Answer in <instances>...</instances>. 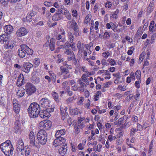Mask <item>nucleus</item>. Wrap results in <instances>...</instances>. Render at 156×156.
I'll use <instances>...</instances> for the list:
<instances>
[{
    "mask_svg": "<svg viewBox=\"0 0 156 156\" xmlns=\"http://www.w3.org/2000/svg\"><path fill=\"white\" fill-rule=\"evenodd\" d=\"M41 109L40 106L36 102L31 103L28 108L29 115L31 118L37 117Z\"/></svg>",
    "mask_w": 156,
    "mask_h": 156,
    "instance_id": "obj_1",
    "label": "nucleus"
},
{
    "mask_svg": "<svg viewBox=\"0 0 156 156\" xmlns=\"http://www.w3.org/2000/svg\"><path fill=\"white\" fill-rule=\"evenodd\" d=\"M0 148L6 156H11L12 155L14 149L10 140H7L5 142L2 144L0 145Z\"/></svg>",
    "mask_w": 156,
    "mask_h": 156,
    "instance_id": "obj_2",
    "label": "nucleus"
},
{
    "mask_svg": "<svg viewBox=\"0 0 156 156\" xmlns=\"http://www.w3.org/2000/svg\"><path fill=\"white\" fill-rule=\"evenodd\" d=\"M65 133L64 129H61L57 131L55 134V136L57 138L53 142V145L55 147H57L60 144L65 143L66 140L62 136L64 135Z\"/></svg>",
    "mask_w": 156,
    "mask_h": 156,
    "instance_id": "obj_3",
    "label": "nucleus"
},
{
    "mask_svg": "<svg viewBox=\"0 0 156 156\" xmlns=\"http://www.w3.org/2000/svg\"><path fill=\"white\" fill-rule=\"evenodd\" d=\"M37 139L40 144L45 145L47 141V134L43 129H41L37 134Z\"/></svg>",
    "mask_w": 156,
    "mask_h": 156,
    "instance_id": "obj_4",
    "label": "nucleus"
},
{
    "mask_svg": "<svg viewBox=\"0 0 156 156\" xmlns=\"http://www.w3.org/2000/svg\"><path fill=\"white\" fill-rule=\"evenodd\" d=\"M54 110V106H51L50 108H44L41 110L40 109L39 115L41 118L46 119L50 116V113L53 112Z\"/></svg>",
    "mask_w": 156,
    "mask_h": 156,
    "instance_id": "obj_5",
    "label": "nucleus"
},
{
    "mask_svg": "<svg viewBox=\"0 0 156 156\" xmlns=\"http://www.w3.org/2000/svg\"><path fill=\"white\" fill-rule=\"evenodd\" d=\"M25 90L28 95H30L35 92L36 89L32 83H27L25 86Z\"/></svg>",
    "mask_w": 156,
    "mask_h": 156,
    "instance_id": "obj_6",
    "label": "nucleus"
},
{
    "mask_svg": "<svg viewBox=\"0 0 156 156\" xmlns=\"http://www.w3.org/2000/svg\"><path fill=\"white\" fill-rule=\"evenodd\" d=\"M51 126V122L49 120H44L40 122L39 127L41 129H49Z\"/></svg>",
    "mask_w": 156,
    "mask_h": 156,
    "instance_id": "obj_7",
    "label": "nucleus"
},
{
    "mask_svg": "<svg viewBox=\"0 0 156 156\" xmlns=\"http://www.w3.org/2000/svg\"><path fill=\"white\" fill-rule=\"evenodd\" d=\"M50 101L46 98L41 99L39 101V104L41 106L45 108H50Z\"/></svg>",
    "mask_w": 156,
    "mask_h": 156,
    "instance_id": "obj_8",
    "label": "nucleus"
},
{
    "mask_svg": "<svg viewBox=\"0 0 156 156\" xmlns=\"http://www.w3.org/2000/svg\"><path fill=\"white\" fill-rule=\"evenodd\" d=\"M33 65L30 62H23L22 65L21 70L26 73L29 72L30 69L33 67Z\"/></svg>",
    "mask_w": 156,
    "mask_h": 156,
    "instance_id": "obj_9",
    "label": "nucleus"
},
{
    "mask_svg": "<svg viewBox=\"0 0 156 156\" xmlns=\"http://www.w3.org/2000/svg\"><path fill=\"white\" fill-rule=\"evenodd\" d=\"M28 32V30L25 28L21 27L17 30L16 34L17 37H20L25 35Z\"/></svg>",
    "mask_w": 156,
    "mask_h": 156,
    "instance_id": "obj_10",
    "label": "nucleus"
},
{
    "mask_svg": "<svg viewBox=\"0 0 156 156\" xmlns=\"http://www.w3.org/2000/svg\"><path fill=\"white\" fill-rule=\"evenodd\" d=\"M20 105L16 99H14L13 101V108L14 112L16 114H18L20 110Z\"/></svg>",
    "mask_w": 156,
    "mask_h": 156,
    "instance_id": "obj_11",
    "label": "nucleus"
},
{
    "mask_svg": "<svg viewBox=\"0 0 156 156\" xmlns=\"http://www.w3.org/2000/svg\"><path fill=\"white\" fill-rule=\"evenodd\" d=\"M14 129L15 133H17L20 132L21 128L20 127V123L19 120H16L14 123Z\"/></svg>",
    "mask_w": 156,
    "mask_h": 156,
    "instance_id": "obj_12",
    "label": "nucleus"
},
{
    "mask_svg": "<svg viewBox=\"0 0 156 156\" xmlns=\"http://www.w3.org/2000/svg\"><path fill=\"white\" fill-rule=\"evenodd\" d=\"M16 146L17 151L21 152L24 150V143L22 140H18Z\"/></svg>",
    "mask_w": 156,
    "mask_h": 156,
    "instance_id": "obj_13",
    "label": "nucleus"
},
{
    "mask_svg": "<svg viewBox=\"0 0 156 156\" xmlns=\"http://www.w3.org/2000/svg\"><path fill=\"white\" fill-rule=\"evenodd\" d=\"M84 119L83 118H80L78 119L77 122L76 126H75L74 128L75 130L77 131V129H79L82 128L84 126V124L83 123H81V122Z\"/></svg>",
    "mask_w": 156,
    "mask_h": 156,
    "instance_id": "obj_14",
    "label": "nucleus"
},
{
    "mask_svg": "<svg viewBox=\"0 0 156 156\" xmlns=\"http://www.w3.org/2000/svg\"><path fill=\"white\" fill-rule=\"evenodd\" d=\"M23 49L25 51L26 53L28 55H32L33 53V51L27 45L25 44H23Z\"/></svg>",
    "mask_w": 156,
    "mask_h": 156,
    "instance_id": "obj_15",
    "label": "nucleus"
},
{
    "mask_svg": "<svg viewBox=\"0 0 156 156\" xmlns=\"http://www.w3.org/2000/svg\"><path fill=\"white\" fill-rule=\"evenodd\" d=\"M20 48H19L17 51L19 56L21 58H23L26 55V52L23 49V44H21L20 45Z\"/></svg>",
    "mask_w": 156,
    "mask_h": 156,
    "instance_id": "obj_16",
    "label": "nucleus"
},
{
    "mask_svg": "<svg viewBox=\"0 0 156 156\" xmlns=\"http://www.w3.org/2000/svg\"><path fill=\"white\" fill-rule=\"evenodd\" d=\"M13 30V27L12 26L9 25L5 26L4 28V31L5 33L8 34H11Z\"/></svg>",
    "mask_w": 156,
    "mask_h": 156,
    "instance_id": "obj_17",
    "label": "nucleus"
},
{
    "mask_svg": "<svg viewBox=\"0 0 156 156\" xmlns=\"http://www.w3.org/2000/svg\"><path fill=\"white\" fill-rule=\"evenodd\" d=\"M62 18L63 16L56 11V13L52 17V20L55 21H56L60 20Z\"/></svg>",
    "mask_w": 156,
    "mask_h": 156,
    "instance_id": "obj_18",
    "label": "nucleus"
},
{
    "mask_svg": "<svg viewBox=\"0 0 156 156\" xmlns=\"http://www.w3.org/2000/svg\"><path fill=\"white\" fill-rule=\"evenodd\" d=\"M24 77L23 75L20 74L16 82V85L18 87L21 86L24 84Z\"/></svg>",
    "mask_w": 156,
    "mask_h": 156,
    "instance_id": "obj_19",
    "label": "nucleus"
},
{
    "mask_svg": "<svg viewBox=\"0 0 156 156\" xmlns=\"http://www.w3.org/2000/svg\"><path fill=\"white\" fill-rule=\"evenodd\" d=\"M64 147H62L61 148H59L58 152L62 156L64 155L67 151V147H66V146L67 144L65 143H63Z\"/></svg>",
    "mask_w": 156,
    "mask_h": 156,
    "instance_id": "obj_20",
    "label": "nucleus"
},
{
    "mask_svg": "<svg viewBox=\"0 0 156 156\" xmlns=\"http://www.w3.org/2000/svg\"><path fill=\"white\" fill-rule=\"evenodd\" d=\"M69 23H71L72 28L73 29V31L80 30L77 23L74 20H72L69 21Z\"/></svg>",
    "mask_w": 156,
    "mask_h": 156,
    "instance_id": "obj_21",
    "label": "nucleus"
},
{
    "mask_svg": "<svg viewBox=\"0 0 156 156\" xmlns=\"http://www.w3.org/2000/svg\"><path fill=\"white\" fill-rule=\"evenodd\" d=\"M15 42L13 41H9L5 46L6 49H12L15 46Z\"/></svg>",
    "mask_w": 156,
    "mask_h": 156,
    "instance_id": "obj_22",
    "label": "nucleus"
},
{
    "mask_svg": "<svg viewBox=\"0 0 156 156\" xmlns=\"http://www.w3.org/2000/svg\"><path fill=\"white\" fill-rule=\"evenodd\" d=\"M25 89L21 88L17 91L16 95L19 98L22 97L24 95L25 93Z\"/></svg>",
    "mask_w": 156,
    "mask_h": 156,
    "instance_id": "obj_23",
    "label": "nucleus"
},
{
    "mask_svg": "<svg viewBox=\"0 0 156 156\" xmlns=\"http://www.w3.org/2000/svg\"><path fill=\"white\" fill-rule=\"evenodd\" d=\"M8 39V35L6 34H3L0 36V42L1 43H3L4 42L6 41Z\"/></svg>",
    "mask_w": 156,
    "mask_h": 156,
    "instance_id": "obj_24",
    "label": "nucleus"
},
{
    "mask_svg": "<svg viewBox=\"0 0 156 156\" xmlns=\"http://www.w3.org/2000/svg\"><path fill=\"white\" fill-rule=\"evenodd\" d=\"M30 144L35 140L34 134L33 132L31 131L29 134Z\"/></svg>",
    "mask_w": 156,
    "mask_h": 156,
    "instance_id": "obj_25",
    "label": "nucleus"
},
{
    "mask_svg": "<svg viewBox=\"0 0 156 156\" xmlns=\"http://www.w3.org/2000/svg\"><path fill=\"white\" fill-rule=\"evenodd\" d=\"M55 40L53 38H52L50 40L49 46L50 49L52 51H53L55 49Z\"/></svg>",
    "mask_w": 156,
    "mask_h": 156,
    "instance_id": "obj_26",
    "label": "nucleus"
},
{
    "mask_svg": "<svg viewBox=\"0 0 156 156\" xmlns=\"http://www.w3.org/2000/svg\"><path fill=\"white\" fill-rule=\"evenodd\" d=\"M69 109L70 112L72 113V115H76L79 113V111L77 108L73 109L71 107H70Z\"/></svg>",
    "mask_w": 156,
    "mask_h": 156,
    "instance_id": "obj_27",
    "label": "nucleus"
},
{
    "mask_svg": "<svg viewBox=\"0 0 156 156\" xmlns=\"http://www.w3.org/2000/svg\"><path fill=\"white\" fill-rule=\"evenodd\" d=\"M73 35V34H72L71 32H69L68 33V37L69 40V41L71 43H72L74 41V37Z\"/></svg>",
    "mask_w": 156,
    "mask_h": 156,
    "instance_id": "obj_28",
    "label": "nucleus"
},
{
    "mask_svg": "<svg viewBox=\"0 0 156 156\" xmlns=\"http://www.w3.org/2000/svg\"><path fill=\"white\" fill-rule=\"evenodd\" d=\"M60 69L61 71V75H64V74H68L69 73V70H67L63 66H61Z\"/></svg>",
    "mask_w": 156,
    "mask_h": 156,
    "instance_id": "obj_29",
    "label": "nucleus"
},
{
    "mask_svg": "<svg viewBox=\"0 0 156 156\" xmlns=\"http://www.w3.org/2000/svg\"><path fill=\"white\" fill-rule=\"evenodd\" d=\"M62 37L61 34H57L56 35L55 38L58 40H61V41L64 42L66 41V38L65 37Z\"/></svg>",
    "mask_w": 156,
    "mask_h": 156,
    "instance_id": "obj_30",
    "label": "nucleus"
},
{
    "mask_svg": "<svg viewBox=\"0 0 156 156\" xmlns=\"http://www.w3.org/2000/svg\"><path fill=\"white\" fill-rule=\"evenodd\" d=\"M30 145L31 146H34L35 147H37V148H40V143L36 141V140L34 141L33 142L30 144Z\"/></svg>",
    "mask_w": 156,
    "mask_h": 156,
    "instance_id": "obj_31",
    "label": "nucleus"
},
{
    "mask_svg": "<svg viewBox=\"0 0 156 156\" xmlns=\"http://www.w3.org/2000/svg\"><path fill=\"white\" fill-rule=\"evenodd\" d=\"M56 11L58 13H59L60 14H66V12H68V11L67 10H65L62 9V8L58 9Z\"/></svg>",
    "mask_w": 156,
    "mask_h": 156,
    "instance_id": "obj_32",
    "label": "nucleus"
},
{
    "mask_svg": "<svg viewBox=\"0 0 156 156\" xmlns=\"http://www.w3.org/2000/svg\"><path fill=\"white\" fill-rule=\"evenodd\" d=\"M154 22L153 21H152L150 23L149 30L151 32H153L154 29Z\"/></svg>",
    "mask_w": 156,
    "mask_h": 156,
    "instance_id": "obj_33",
    "label": "nucleus"
},
{
    "mask_svg": "<svg viewBox=\"0 0 156 156\" xmlns=\"http://www.w3.org/2000/svg\"><path fill=\"white\" fill-rule=\"evenodd\" d=\"M52 95L55 101L57 102L58 101L59 99L58 94L55 92H53L52 93Z\"/></svg>",
    "mask_w": 156,
    "mask_h": 156,
    "instance_id": "obj_34",
    "label": "nucleus"
},
{
    "mask_svg": "<svg viewBox=\"0 0 156 156\" xmlns=\"http://www.w3.org/2000/svg\"><path fill=\"white\" fill-rule=\"evenodd\" d=\"M25 156H31V153H30V148L28 147L26 148L25 147Z\"/></svg>",
    "mask_w": 156,
    "mask_h": 156,
    "instance_id": "obj_35",
    "label": "nucleus"
},
{
    "mask_svg": "<svg viewBox=\"0 0 156 156\" xmlns=\"http://www.w3.org/2000/svg\"><path fill=\"white\" fill-rule=\"evenodd\" d=\"M135 75L136 76V77L138 80H141V73L140 70H138L136 71L135 73Z\"/></svg>",
    "mask_w": 156,
    "mask_h": 156,
    "instance_id": "obj_36",
    "label": "nucleus"
},
{
    "mask_svg": "<svg viewBox=\"0 0 156 156\" xmlns=\"http://www.w3.org/2000/svg\"><path fill=\"white\" fill-rule=\"evenodd\" d=\"M138 131V129H136V128H132L130 129V136H133L135 133Z\"/></svg>",
    "mask_w": 156,
    "mask_h": 156,
    "instance_id": "obj_37",
    "label": "nucleus"
},
{
    "mask_svg": "<svg viewBox=\"0 0 156 156\" xmlns=\"http://www.w3.org/2000/svg\"><path fill=\"white\" fill-rule=\"evenodd\" d=\"M91 17L90 14H88L87 15L85 19L84 23H87L90 20Z\"/></svg>",
    "mask_w": 156,
    "mask_h": 156,
    "instance_id": "obj_38",
    "label": "nucleus"
},
{
    "mask_svg": "<svg viewBox=\"0 0 156 156\" xmlns=\"http://www.w3.org/2000/svg\"><path fill=\"white\" fill-rule=\"evenodd\" d=\"M33 61L35 65L37 66H38L40 63V60L39 58H34Z\"/></svg>",
    "mask_w": 156,
    "mask_h": 156,
    "instance_id": "obj_39",
    "label": "nucleus"
},
{
    "mask_svg": "<svg viewBox=\"0 0 156 156\" xmlns=\"http://www.w3.org/2000/svg\"><path fill=\"white\" fill-rule=\"evenodd\" d=\"M31 80L32 82L35 84H37L40 81L39 79L36 77H33Z\"/></svg>",
    "mask_w": 156,
    "mask_h": 156,
    "instance_id": "obj_40",
    "label": "nucleus"
},
{
    "mask_svg": "<svg viewBox=\"0 0 156 156\" xmlns=\"http://www.w3.org/2000/svg\"><path fill=\"white\" fill-rule=\"evenodd\" d=\"M111 23L112 25V30L114 32H116L118 31V30L116 28L118 27V25L115 24L111 22Z\"/></svg>",
    "mask_w": 156,
    "mask_h": 156,
    "instance_id": "obj_41",
    "label": "nucleus"
},
{
    "mask_svg": "<svg viewBox=\"0 0 156 156\" xmlns=\"http://www.w3.org/2000/svg\"><path fill=\"white\" fill-rule=\"evenodd\" d=\"M107 61L109 62L111 66H114L116 64V62L114 59L108 58L107 60Z\"/></svg>",
    "mask_w": 156,
    "mask_h": 156,
    "instance_id": "obj_42",
    "label": "nucleus"
},
{
    "mask_svg": "<svg viewBox=\"0 0 156 156\" xmlns=\"http://www.w3.org/2000/svg\"><path fill=\"white\" fill-rule=\"evenodd\" d=\"M64 53L67 55H71L72 54H74L73 51H72L71 49L70 48L66 49V51H64Z\"/></svg>",
    "mask_w": 156,
    "mask_h": 156,
    "instance_id": "obj_43",
    "label": "nucleus"
},
{
    "mask_svg": "<svg viewBox=\"0 0 156 156\" xmlns=\"http://www.w3.org/2000/svg\"><path fill=\"white\" fill-rule=\"evenodd\" d=\"M141 82V80H138V81H136L135 83V86L137 88L140 87V83Z\"/></svg>",
    "mask_w": 156,
    "mask_h": 156,
    "instance_id": "obj_44",
    "label": "nucleus"
},
{
    "mask_svg": "<svg viewBox=\"0 0 156 156\" xmlns=\"http://www.w3.org/2000/svg\"><path fill=\"white\" fill-rule=\"evenodd\" d=\"M73 34L75 37H77L80 36L81 33L80 30H78L74 31Z\"/></svg>",
    "mask_w": 156,
    "mask_h": 156,
    "instance_id": "obj_45",
    "label": "nucleus"
},
{
    "mask_svg": "<svg viewBox=\"0 0 156 156\" xmlns=\"http://www.w3.org/2000/svg\"><path fill=\"white\" fill-rule=\"evenodd\" d=\"M77 82L78 83L80 86L84 87L85 84L83 82V81L82 80V79H79L78 80Z\"/></svg>",
    "mask_w": 156,
    "mask_h": 156,
    "instance_id": "obj_46",
    "label": "nucleus"
},
{
    "mask_svg": "<svg viewBox=\"0 0 156 156\" xmlns=\"http://www.w3.org/2000/svg\"><path fill=\"white\" fill-rule=\"evenodd\" d=\"M87 77V75L83 74L82 76L81 79L83 81V82H87V79L86 78Z\"/></svg>",
    "mask_w": 156,
    "mask_h": 156,
    "instance_id": "obj_47",
    "label": "nucleus"
},
{
    "mask_svg": "<svg viewBox=\"0 0 156 156\" xmlns=\"http://www.w3.org/2000/svg\"><path fill=\"white\" fill-rule=\"evenodd\" d=\"M119 11L118 9L116 10V11H115L114 13L112 15V17L113 18L116 19L117 17V14L119 13Z\"/></svg>",
    "mask_w": 156,
    "mask_h": 156,
    "instance_id": "obj_48",
    "label": "nucleus"
},
{
    "mask_svg": "<svg viewBox=\"0 0 156 156\" xmlns=\"http://www.w3.org/2000/svg\"><path fill=\"white\" fill-rule=\"evenodd\" d=\"M3 16V13L2 12L0 11V29H1L3 26V25L1 22V20L2 17Z\"/></svg>",
    "mask_w": 156,
    "mask_h": 156,
    "instance_id": "obj_49",
    "label": "nucleus"
},
{
    "mask_svg": "<svg viewBox=\"0 0 156 156\" xmlns=\"http://www.w3.org/2000/svg\"><path fill=\"white\" fill-rule=\"evenodd\" d=\"M77 89V90L81 92H83V91H84V90H85L84 87L82 86L78 87Z\"/></svg>",
    "mask_w": 156,
    "mask_h": 156,
    "instance_id": "obj_50",
    "label": "nucleus"
},
{
    "mask_svg": "<svg viewBox=\"0 0 156 156\" xmlns=\"http://www.w3.org/2000/svg\"><path fill=\"white\" fill-rule=\"evenodd\" d=\"M112 6V3L110 2H107L105 4V6L106 8H110Z\"/></svg>",
    "mask_w": 156,
    "mask_h": 156,
    "instance_id": "obj_51",
    "label": "nucleus"
},
{
    "mask_svg": "<svg viewBox=\"0 0 156 156\" xmlns=\"http://www.w3.org/2000/svg\"><path fill=\"white\" fill-rule=\"evenodd\" d=\"M110 54L108 51H105L103 53V56L104 58H107L109 55Z\"/></svg>",
    "mask_w": 156,
    "mask_h": 156,
    "instance_id": "obj_52",
    "label": "nucleus"
},
{
    "mask_svg": "<svg viewBox=\"0 0 156 156\" xmlns=\"http://www.w3.org/2000/svg\"><path fill=\"white\" fill-rule=\"evenodd\" d=\"M154 8L148 7L147 9V12L148 14L151 13L153 10Z\"/></svg>",
    "mask_w": 156,
    "mask_h": 156,
    "instance_id": "obj_53",
    "label": "nucleus"
},
{
    "mask_svg": "<svg viewBox=\"0 0 156 156\" xmlns=\"http://www.w3.org/2000/svg\"><path fill=\"white\" fill-rule=\"evenodd\" d=\"M140 94L138 92L136 93V94L135 95L133 96L134 98L136 101L138 100L137 99L140 97Z\"/></svg>",
    "mask_w": 156,
    "mask_h": 156,
    "instance_id": "obj_54",
    "label": "nucleus"
},
{
    "mask_svg": "<svg viewBox=\"0 0 156 156\" xmlns=\"http://www.w3.org/2000/svg\"><path fill=\"white\" fill-rule=\"evenodd\" d=\"M54 6L55 8H58L59 9H60L61 8H62V7H63V5H59L57 3V2H55V3H54Z\"/></svg>",
    "mask_w": 156,
    "mask_h": 156,
    "instance_id": "obj_55",
    "label": "nucleus"
},
{
    "mask_svg": "<svg viewBox=\"0 0 156 156\" xmlns=\"http://www.w3.org/2000/svg\"><path fill=\"white\" fill-rule=\"evenodd\" d=\"M66 14H65L66 17L67 18V19L68 20H70L71 18V16L69 13V11H68V12H66Z\"/></svg>",
    "mask_w": 156,
    "mask_h": 156,
    "instance_id": "obj_56",
    "label": "nucleus"
},
{
    "mask_svg": "<svg viewBox=\"0 0 156 156\" xmlns=\"http://www.w3.org/2000/svg\"><path fill=\"white\" fill-rule=\"evenodd\" d=\"M65 47H66V48H69L70 47H72L73 46V44H70L69 42H67L66 43H65V44H64Z\"/></svg>",
    "mask_w": 156,
    "mask_h": 156,
    "instance_id": "obj_57",
    "label": "nucleus"
},
{
    "mask_svg": "<svg viewBox=\"0 0 156 156\" xmlns=\"http://www.w3.org/2000/svg\"><path fill=\"white\" fill-rule=\"evenodd\" d=\"M112 82L111 81H109L108 82L104 84V87H109V85L111 84Z\"/></svg>",
    "mask_w": 156,
    "mask_h": 156,
    "instance_id": "obj_58",
    "label": "nucleus"
},
{
    "mask_svg": "<svg viewBox=\"0 0 156 156\" xmlns=\"http://www.w3.org/2000/svg\"><path fill=\"white\" fill-rule=\"evenodd\" d=\"M133 48V50L134 49V48H133V46L131 47L130 48V49L129 50L127 51V53H128V55H131L132 54V53H133V51L132 50H131V49H132Z\"/></svg>",
    "mask_w": 156,
    "mask_h": 156,
    "instance_id": "obj_59",
    "label": "nucleus"
},
{
    "mask_svg": "<svg viewBox=\"0 0 156 156\" xmlns=\"http://www.w3.org/2000/svg\"><path fill=\"white\" fill-rule=\"evenodd\" d=\"M75 56L74 54H72L69 56L68 57V59L69 60H73V58H75Z\"/></svg>",
    "mask_w": 156,
    "mask_h": 156,
    "instance_id": "obj_60",
    "label": "nucleus"
},
{
    "mask_svg": "<svg viewBox=\"0 0 156 156\" xmlns=\"http://www.w3.org/2000/svg\"><path fill=\"white\" fill-rule=\"evenodd\" d=\"M36 12L32 10L30 11V13H29V15L32 17L33 16H34L36 14Z\"/></svg>",
    "mask_w": 156,
    "mask_h": 156,
    "instance_id": "obj_61",
    "label": "nucleus"
},
{
    "mask_svg": "<svg viewBox=\"0 0 156 156\" xmlns=\"http://www.w3.org/2000/svg\"><path fill=\"white\" fill-rule=\"evenodd\" d=\"M83 92L84 93L86 97L87 98L89 96V92L87 90H85Z\"/></svg>",
    "mask_w": 156,
    "mask_h": 156,
    "instance_id": "obj_62",
    "label": "nucleus"
},
{
    "mask_svg": "<svg viewBox=\"0 0 156 156\" xmlns=\"http://www.w3.org/2000/svg\"><path fill=\"white\" fill-rule=\"evenodd\" d=\"M80 68L82 71L85 72H87V69H86L85 66H81Z\"/></svg>",
    "mask_w": 156,
    "mask_h": 156,
    "instance_id": "obj_63",
    "label": "nucleus"
},
{
    "mask_svg": "<svg viewBox=\"0 0 156 156\" xmlns=\"http://www.w3.org/2000/svg\"><path fill=\"white\" fill-rule=\"evenodd\" d=\"M27 20L28 22H30L32 20V19L30 16L28 14L26 17Z\"/></svg>",
    "mask_w": 156,
    "mask_h": 156,
    "instance_id": "obj_64",
    "label": "nucleus"
}]
</instances>
